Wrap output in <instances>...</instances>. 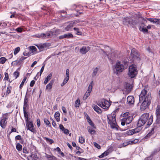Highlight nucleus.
<instances>
[{
  "mask_svg": "<svg viewBox=\"0 0 160 160\" xmlns=\"http://www.w3.org/2000/svg\"><path fill=\"white\" fill-rule=\"evenodd\" d=\"M149 114L148 113H145L143 114L140 117L138 120L137 123V126L138 127H141L144 125L147 122V125L149 126L151 125L153 122V117L151 115L149 118Z\"/></svg>",
  "mask_w": 160,
  "mask_h": 160,
  "instance_id": "obj_1",
  "label": "nucleus"
},
{
  "mask_svg": "<svg viewBox=\"0 0 160 160\" xmlns=\"http://www.w3.org/2000/svg\"><path fill=\"white\" fill-rule=\"evenodd\" d=\"M125 69L124 65L120 62L116 63L114 65V70L117 74L123 72Z\"/></svg>",
  "mask_w": 160,
  "mask_h": 160,
  "instance_id": "obj_2",
  "label": "nucleus"
},
{
  "mask_svg": "<svg viewBox=\"0 0 160 160\" xmlns=\"http://www.w3.org/2000/svg\"><path fill=\"white\" fill-rule=\"evenodd\" d=\"M108 122L110 125L111 127L112 128H117V125L116 123L115 116L113 115L108 116Z\"/></svg>",
  "mask_w": 160,
  "mask_h": 160,
  "instance_id": "obj_3",
  "label": "nucleus"
},
{
  "mask_svg": "<svg viewBox=\"0 0 160 160\" xmlns=\"http://www.w3.org/2000/svg\"><path fill=\"white\" fill-rule=\"evenodd\" d=\"M137 74V71L136 65H132L129 68L128 75L131 78L135 77Z\"/></svg>",
  "mask_w": 160,
  "mask_h": 160,
  "instance_id": "obj_4",
  "label": "nucleus"
},
{
  "mask_svg": "<svg viewBox=\"0 0 160 160\" xmlns=\"http://www.w3.org/2000/svg\"><path fill=\"white\" fill-rule=\"evenodd\" d=\"M97 104L102 108L105 109H108L110 107L111 104L108 102L104 99H102Z\"/></svg>",
  "mask_w": 160,
  "mask_h": 160,
  "instance_id": "obj_5",
  "label": "nucleus"
},
{
  "mask_svg": "<svg viewBox=\"0 0 160 160\" xmlns=\"http://www.w3.org/2000/svg\"><path fill=\"white\" fill-rule=\"evenodd\" d=\"M79 22V20H77L71 21L69 22H67V23L68 24L66 27L64 29L66 31H69L75 24Z\"/></svg>",
  "mask_w": 160,
  "mask_h": 160,
  "instance_id": "obj_6",
  "label": "nucleus"
},
{
  "mask_svg": "<svg viewBox=\"0 0 160 160\" xmlns=\"http://www.w3.org/2000/svg\"><path fill=\"white\" fill-rule=\"evenodd\" d=\"M26 122V126L27 129L29 130L32 132H34L35 131V130L32 122L29 121H28Z\"/></svg>",
  "mask_w": 160,
  "mask_h": 160,
  "instance_id": "obj_7",
  "label": "nucleus"
},
{
  "mask_svg": "<svg viewBox=\"0 0 160 160\" xmlns=\"http://www.w3.org/2000/svg\"><path fill=\"white\" fill-rule=\"evenodd\" d=\"M131 56L134 59H137L138 60L140 59L139 55L138 54L137 51L135 48H133L132 50Z\"/></svg>",
  "mask_w": 160,
  "mask_h": 160,
  "instance_id": "obj_8",
  "label": "nucleus"
},
{
  "mask_svg": "<svg viewBox=\"0 0 160 160\" xmlns=\"http://www.w3.org/2000/svg\"><path fill=\"white\" fill-rule=\"evenodd\" d=\"M35 45L38 48L40 51H43L45 48H48L49 46V43H47L38 44Z\"/></svg>",
  "mask_w": 160,
  "mask_h": 160,
  "instance_id": "obj_9",
  "label": "nucleus"
},
{
  "mask_svg": "<svg viewBox=\"0 0 160 160\" xmlns=\"http://www.w3.org/2000/svg\"><path fill=\"white\" fill-rule=\"evenodd\" d=\"M134 98L133 96H129L127 97V104H128L129 105H132L134 104Z\"/></svg>",
  "mask_w": 160,
  "mask_h": 160,
  "instance_id": "obj_10",
  "label": "nucleus"
},
{
  "mask_svg": "<svg viewBox=\"0 0 160 160\" xmlns=\"http://www.w3.org/2000/svg\"><path fill=\"white\" fill-rule=\"evenodd\" d=\"M157 115V122L158 123H160V106L158 105L156 108Z\"/></svg>",
  "mask_w": 160,
  "mask_h": 160,
  "instance_id": "obj_11",
  "label": "nucleus"
},
{
  "mask_svg": "<svg viewBox=\"0 0 160 160\" xmlns=\"http://www.w3.org/2000/svg\"><path fill=\"white\" fill-rule=\"evenodd\" d=\"M151 95L150 93H148L143 99V101L150 104L151 100Z\"/></svg>",
  "mask_w": 160,
  "mask_h": 160,
  "instance_id": "obj_12",
  "label": "nucleus"
},
{
  "mask_svg": "<svg viewBox=\"0 0 160 160\" xmlns=\"http://www.w3.org/2000/svg\"><path fill=\"white\" fill-rule=\"evenodd\" d=\"M147 91L144 89L142 91L140 94L139 96L140 102L143 100L144 98L147 94Z\"/></svg>",
  "mask_w": 160,
  "mask_h": 160,
  "instance_id": "obj_13",
  "label": "nucleus"
},
{
  "mask_svg": "<svg viewBox=\"0 0 160 160\" xmlns=\"http://www.w3.org/2000/svg\"><path fill=\"white\" fill-rule=\"evenodd\" d=\"M90 50L89 47L83 46L80 49V53L83 54H85Z\"/></svg>",
  "mask_w": 160,
  "mask_h": 160,
  "instance_id": "obj_14",
  "label": "nucleus"
},
{
  "mask_svg": "<svg viewBox=\"0 0 160 160\" xmlns=\"http://www.w3.org/2000/svg\"><path fill=\"white\" fill-rule=\"evenodd\" d=\"M130 20H131V18H130L128 17L125 18L123 19V23L124 25H128V24H130Z\"/></svg>",
  "mask_w": 160,
  "mask_h": 160,
  "instance_id": "obj_15",
  "label": "nucleus"
},
{
  "mask_svg": "<svg viewBox=\"0 0 160 160\" xmlns=\"http://www.w3.org/2000/svg\"><path fill=\"white\" fill-rule=\"evenodd\" d=\"M122 118L123 119V121L126 122V124H129L131 122L133 119V116L131 115L130 116L128 117L127 118Z\"/></svg>",
  "mask_w": 160,
  "mask_h": 160,
  "instance_id": "obj_16",
  "label": "nucleus"
},
{
  "mask_svg": "<svg viewBox=\"0 0 160 160\" xmlns=\"http://www.w3.org/2000/svg\"><path fill=\"white\" fill-rule=\"evenodd\" d=\"M38 35V37L45 38L50 37L51 36V34L50 32H47L45 33H41Z\"/></svg>",
  "mask_w": 160,
  "mask_h": 160,
  "instance_id": "obj_17",
  "label": "nucleus"
},
{
  "mask_svg": "<svg viewBox=\"0 0 160 160\" xmlns=\"http://www.w3.org/2000/svg\"><path fill=\"white\" fill-rule=\"evenodd\" d=\"M150 104L143 101L140 106V109L141 110H144Z\"/></svg>",
  "mask_w": 160,
  "mask_h": 160,
  "instance_id": "obj_18",
  "label": "nucleus"
},
{
  "mask_svg": "<svg viewBox=\"0 0 160 160\" xmlns=\"http://www.w3.org/2000/svg\"><path fill=\"white\" fill-rule=\"evenodd\" d=\"M94 110L98 114L102 113V111L101 109L96 105H93L92 106Z\"/></svg>",
  "mask_w": 160,
  "mask_h": 160,
  "instance_id": "obj_19",
  "label": "nucleus"
},
{
  "mask_svg": "<svg viewBox=\"0 0 160 160\" xmlns=\"http://www.w3.org/2000/svg\"><path fill=\"white\" fill-rule=\"evenodd\" d=\"M54 82V80H51L50 82L47 84L46 87V89L50 90L52 87V85L53 84Z\"/></svg>",
  "mask_w": 160,
  "mask_h": 160,
  "instance_id": "obj_20",
  "label": "nucleus"
},
{
  "mask_svg": "<svg viewBox=\"0 0 160 160\" xmlns=\"http://www.w3.org/2000/svg\"><path fill=\"white\" fill-rule=\"evenodd\" d=\"M7 125V122L4 119H2L0 122V125L3 128H4Z\"/></svg>",
  "mask_w": 160,
  "mask_h": 160,
  "instance_id": "obj_21",
  "label": "nucleus"
},
{
  "mask_svg": "<svg viewBox=\"0 0 160 160\" xmlns=\"http://www.w3.org/2000/svg\"><path fill=\"white\" fill-rule=\"evenodd\" d=\"M28 98L26 96L25 97L24 102V105H23V109H26V108L28 106Z\"/></svg>",
  "mask_w": 160,
  "mask_h": 160,
  "instance_id": "obj_22",
  "label": "nucleus"
},
{
  "mask_svg": "<svg viewBox=\"0 0 160 160\" xmlns=\"http://www.w3.org/2000/svg\"><path fill=\"white\" fill-rule=\"evenodd\" d=\"M139 30L140 31L143 32L144 33H148V30L146 28L143 26H141L139 28Z\"/></svg>",
  "mask_w": 160,
  "mask_h": 160,
  "instance_id": "obj_23",
  "label": "nucleus"
},
{
  "mask_svg": "<svg viewBox=\"0 0 160 160\" xmlns=\"http://www.w3.org/2000/svg\"><path fill=\"white\" fill-rule=\"evenodd\" d=\"M52 76V73H50L46 78L45 80L44 81V84H46L48 82V81L51 79Z\"/></svg>",
  "mask_w": 160,
  "mask_h": 160,
  "instance_id": "obj_24",
  "label": "nucleus"
},
{
  "mask_svg": "<svg viewBox=\"0 0 160 160\" xmlns=\"http://www.w3.org/2000/svg\"><path fill=\"white\" fill-rule=\"evenodd\" d=\"M60 113L58 112H56L54 114V117L55 118L56 121L57 122H59L60 121Z\"/></svg>",
  "mask_w": 160,
  "mask_h": 160,
  "instance_id": "obj_25",
  "label": "nucleus"
},
{
  "mask_svg": "<svg viewBox=\"0 0 160 160\" xmlns=\"http://www.w3.org/2000/svg\"><path fill=\"white\" fill-rule=\"evenodd\" d=\"M98 69L97 67L95 68L94 69L92 75V77H94L95 76H96L98 73Z\"/></svg>",
  "mask_w": 160,
  "mask_h": 160,
  "instance_id": "obj_26",
  "label": "nucleus"
},
{
  "mask_svg": "<svg viewBox=\"0 0 160 160\" xmlns=\"http://www.w3.org/2000/svg\"><path fill=\"white\" fill-rule=\"evenodd\" d=\"M93 85V81H92L90 83L89 86L88 87V90H87L88 91H89V92H91L92 88Z\"/></svg>",
  "mask_w": 160,
  "mask_h": 160,
  "instance_id": "obj_27",
  "label": "nucleus"
},
{
  "mask_svg": "<svg viewBox=\"0 0 160 160\" xmlns=\"http://www.w3.org/2000/svg\"><path fill=\"white\" fill-rule=\"evenodd\" d=\"M121 116L123 117L122 118H127L128 117L130 116L129 112H126L122 114Z\"/></svg>",
  "mask_w": 160,
  "mask_h": 160,
  "instance_id": "obj_28",
  "label": "nucleus"
},
{
  "mask_svg": "<svg viewBox=\"0 0 160 160\" xmlns=\"http://www.w3.org/2000/svg\"><path fill=\"white\" fill-rule=\"evenodd\" d=\"M43 139L46 140L47 142L49 143L50 144H52L54 142L53 140L47 137H44Z\"/></svg>",
  "mask_w": 160,
  "mask_h": 160,
  "instance_id": "obj_29",
  "label": "nucleus"
},
{
  "mask_svg": "<svg viewBox=\"0 0 160 160\" xmlns=\"http://www.w3.org/2000/svg\"><path fill=\"white\" fill-rule=\"evenodd\" d=\"M44 121L45 123L46 124V125L49 127H51V124L50 122L47 119L44 118Z\"/></svg>",
  "mask_w": 160,
  "mask_h": 160,
  "instance_id": "obj_30",
  "label": "nucleus"
},
{
  "mask_svg": "<svg viewBox=\"0 0 160 160\" xmlns=\"http://www.w3.org/2000/svg\"><path fill=\"white\" fill-rule=\"evenodd\" d=\"M23 113L24 114V116L25 118V119H26V121L27 122L28 121V115L27 114L26 111L25 110V109H23Z\"/></svg>",
  "mask_w": 160,
  "mask_h": 160,
  "instance_id": "obj_31",
  "label": "nucleus"
},
{
  "mask_svg": "<svg viewBox=\"0 0 160 160\" xmlns=\"http://www.w3.org/2000/svg\"><path fill=\"white\" fill-rule=\"evenodd\" d=\"M134 131L132 129L127 131V133L129 135H131L134 133Z\"/></svg>",
  "mask_w": 160,
  "mask_h": 160,
  "instance_id": "obj_32",
  "label": "nucleus"
},
{
  "mask_svg": "<svg viewBox=\"0 0 160 160\" xmlns=\"http://www.w3.org/2000/svg\"><path fill=\"white\" fill-rule=\"evenodd\" d=\"M7 59L4 57H2L0 58V63L1 64H4L6 61Z\"/></svg>",
  "mask_w": 160,
  "mask_h": 160,
  "instance_id": "obj_33",
  "label": "nucleus"
},
{
  "mask_svg": "<svg viewBox=\"0 0 160 160\" xmlns=\"http://www.w3.org/2000/svg\"><path fill=\"white\" fill-rule=\"evenodd\" d=\"M16 148L18 150L21 151L22 149V146L19 143H18L16 145Z\"/></svg>",
  "mask_w": 160,
  "mask_h": 160,
  "instance_id": "obj_34",
  "label": "nucleus"
},
{
  "mask_svg": "<svg viewBox=\"0 0 160 160\" xmlns=\"http://www.w3.org/2000/svg\"><path fill=\"white\" fill-rule=\"evenodd\" d=\"M79 141L80 143L83 144L85 142L84 138L83 137L81 136L79 138Z\"/></svg>",
  "mask_w": 160,
  "mask_h": 160,
  "instance_id": "obj_35",
  "label": "nucleus"
},
{
  "mask_svg": "<svg viewBox=\"0 0 160 160\" xmlns=\"http://www.w3.org/2000/svg\"><path fill=\"white\" fill-rule=\"evenodd\" d=\"M101 51L102 52H103V53H104L108 57V59H109L110 60H111L112 59H111L112 58L110 57L109 56V54H108V52H107V51H105L103 50L102 49H101Z\"/></svg>",
  "mask_w": 160,
  "mask_h": 160,
  "instance_id": "obj_36",
  "label": "nucleus"
},
{
  "mask_svg": "<svg viewBox=\"0 0 160 160\" xmlns=\"http://www.w3.org/2000/svg\"><path fill=\"white\" fill-rule=\"evenodd\" d=\"M65 38H72L73 37V35L70 33L68 34H64Z\"/></svg>",
  "mask_w": 160,
  "mask_h": 160,
  "instance_id": "obj_37",
  "label": "nucleus"
},
{
  "mask_svg": "<svg viewBox=\"0 0 160 160\" xmlns=\"http://www.w3.org/2000/svg\"><path fill=\"white\" fill-rule=\"evenodd\" d=\"M80 103V101L79 99H78L75 101V106L76 107H78Z\"/></svg>",
  "mask_w": 160,
  "mask_h": 160,
  "instance_id": "obj_38",
  "label": "nucleus"
},
{
  "mask_svg": "<svg viewBox=\"0 0 160 160\" xmlns=\"http://www.w3.org/2000/svg\"><path fill=\"white\" fill-rule=\"evenodd\" d=\"M34 155L33 154H32L31 155L28 157V160H37L33 158Z\"/></svg>",
  "mask_w": 160,
  "mask_h": 160,
  "instance_id": "obj_39",
  "label": "nucleus"
},
{
  "mask_svg": "<svg viewBox=\"0 0 160 160\" xmlns=\"http://www.w3.org/2000/svg\"><path fill=\"white\" fill-rule=\"evenodd\" d=\"M12 88L11 86H8L7 88V91L6 93V95H7L10 93L11 92V89Z\"/></svg>",
  "mask_w": 160,
  "mask_h": 160,
  "instance_id": "obj_40",
  "label": "nucleus"
},
{
  "mask_svg": "<svg viewBox=\"0 0 160 160\" xmlns=\"http://www.w3.org/2000/svg\"><path fill=\"white\" fill-rule=\"evenodd\" d=\"M68 80L69 79L65 78L63 81V82L61 84V86L62 87L64 86L67 82Z\"/></svg>",
  "mask_w": 160,
  "mask_h": 160,
  "instance_id": "obj_41",
  "label": "nucleus"
},
{
  "mask_svg": "<svg viewBox=\"0 0 160 160\" xmlns=\"http://www.w3.org/2000/svg\"><path fill=\"white\" fill-rule=\"evenodd\" d=\"M90 92H89V91H87L84 95V96H86V97H83V99H86L90 95Z\"/></svg>",
  "mask_w": 160,
  "mask_h": 160,
  "instance_id": "obj_42",
  "label": "nucleus"
},
{
  "mask_svg": "<svg viewBox=\"0 0 160 160\" xmlns=\"http://www.w3.org/2000/svg\"><path fill=\"white\" fill-rule=\"evenodd\" d=\"M26 79L27 78L26 77L24 78V79L22 80L21 83L20 85V88H21L22 87Z\"/></svg>",
  "mask_w": 160,
  "mask_h": 160,
  "instance_id": "obj_43",
  "label": "nucleus"
},
{
  "mask_svg": "<svg viewBox=\"0 0 160 160\" xmlns=\"http://www.w3.org/2000/svg\"><path fill=\"white\" fill-rule=\"evenodd\" d=\"M88 132L90 133L91 134H93L95 132V130L92 129L91 128H88Z\"/></svg>",
  "mask_w": 160,
  "mask_h": 160,
  "instance_id": "obj_44",
  "label": "nucleus"
},
{
  "mask_svg": "<svg viewBox=\"0 0 160 160\" xmlns=\"http://www.w3.org/2000/svg\"><path fill=\"white\" fill-rule=\"evenodd\" d=\"M130 21L131 22L130 25H136L137 23V22L135 20H132V19H131Z\"/></svg>",
  "mask_w": 160,
  "mask_h": 160,
  "instance_id": "obj_45",
  "label": "nucleus"
},
{
  "mask_svg": "<svg viewBox=\"0 0 160 160\" xmlns=\"http://www.w3.org/2000/svg\"><path fill=\"white\" fill-rule=\"evenodd\" d=\"M2 118V119H4L6 121L8 118V114L7 113L3 114Z\"/></svg>",
  "mask_w": 160,
  "mask_h": 160,
  "instance_id": "obj_46",
  "label": "nucleus"
},
{
  "mask_svg": "<svg viewBox=\"0 0 160 160\" xmlns=\"http://www.w3.org/2000/svg\"><path fill=\"white\" fill-rule=\"evenodd\" d=\"M20 48L19 47H18L16 48L14 52V55H16L20 51Z\"/></svg>",
  "mask_w": 160,
  "mask_h": 160,
  "instance_id": "obj_47",
  "label": "nucleus"
},
{
  "mask_svg": "<svg viewBox=\"0 0 160 160\" xmlns=\"http://www.w3.org/2000/svg\"><path fill=\"white\" fill-rule=\"evenodd\" d=\"M20 63V62L19 61H13L12 62L11 64L12 65H17L19 63Z\"/></svg>",
  "mask_w": 160,
  "mask_h": 160,
  "instance_id": "obj_48",
  "label": "nucleus"
},
{
  "mask_svg": "<svg viewBox=\"0 0 160 160\" xmlns=\"http://www.w3.org/2000/svg\"><path fill=\"white\" fill-rule=\"evenodd\" d=\"M69 70L68 69H67L66 70V77L65 78L69 79Z\"/></svg>",
  "mask_w": 160,
  "mask_h": 160,
  "instance_id": "obj_49",
  "label": "nucleus"
},
{
  "mask_svg": "<svg viewBox=\"0 0 160 160\" xmlns=\"http://www.w3.org/2000/svg\"><path fill=\"white\" fill-rule=\"evenodd\" d=\"M138 141V140L137 139H135L133 140L129 141V142L131 144H132L134 143H137Z\"/></svg>",
  "mask_w": 160,
  "mask_h": 160,
  "instance_id": "obj_50",
  "label": "nucleus"
},
{
  "mask_svg": "<svg viewBox=\"0 0 160 160\" xmlns=\"http://www.w3.org/2000/svg\"><path fill=\"white\" fill-rule=\"evenodd\" d=\"M14 75L15 77V79H16L19 76V72L16 71L14 72Z\"/></svg>",
  "mask_w": 160,
  "mask_h": 160,
  "instance_id": "obj_51",
  "label": "nucleus"
},
{
  "mask_svg": "<svg viewBox=\"0 0 160 160\" xmlns=\"http://www.w3.org/2000/svg\"><path fill=\"white\" fill-rule=\"evenodd\" d=\"M4 79L8 81H10V80L9 78L8 74V73H6L5 74Z\"/></svg>",
  "mask_w": 160,
  "mask_h": 160,
  "instance_id": "obj_52",
  "label": "nucleus"
},
{
  "mask_svg": "<svg viewBox=\"0 0 160 160\" xmlns=\"http://www.w3.org/2000/svg\"><path fill=\"white\" fill-rule=\"evenodd\" d=\"M154 23L157 25H160V19L155 18Z\"/></svg>",
  "mask_w": 160,
  "mask_h": 160,
  "instance_id": "obj_53",
  "label": "nucleus"
},
{
  "mask_svg": "<svg viewBox=\"0 0 160 160\" xmlns=\"http://www.w3.org/2000/svg\"><path fill=\"white\" fill-rule=\"evenodd\" d=\"M94 145V146L97 148L98 149H100L101 148L100 146L99 145L98 143L96 142H93Z\"/></svg>",
  "mask_w": 160,
  "mask_h": 160,
  "instance_id": "obj_54",
  "label": "nucleus"
},
{
  "mask_svg": "<svg viewBox=\"0 0 160 160\" xmlns=\"http://www.w3.org/2000/svg\"><path fill=\"white\" fill-rule=\"evenodd\" d=\"M88 122L89 123V124L90 125H91L92 127L94 128V125L91 119H90L89 120V121H88Z\"/></svg>",
  "mask_w": 160,
  "mask_h": 160,
  "instance_id": "obj_55",
  "label": "nucleus"
},
{
  "mask_svg": "<svg viewBox=\"0 0 160 160\" xmlns=\"http://www.w3.org/2000/svg\"><path fill=\"white\" fill-rule=\"evenodd\" d=\"M153 128H152V130L151 131V132H149V133L146 136V137H150L151 135L153 133Z\"/></svg>",
  "mask_w": 160,
  "mask_h": 160,
  "instance_id": "obj_56",
  "label": "nucleus"
},
{
  "mask_svg": "<svg viewBox=\"0 0 160 160\" xmlns=\"http://www.w3.org/2000/svg\"><path fill=\"white\" fill-rule=\"evenodd\" d=\"M132 87V86L130 85L129 84H127V88L129 89V90H131Z\"/></svg>",
  "mask_w": 160,
  "mask_h": 160,
  "instance_id": "obj_57",
  "label": "nucleus"
},
{
  "mask_svg": "<svg viewBox=\"0 0 160 160\" xmlns=\"http://www.w3.org/2000/svg\"><path fill=\"white\" fill-rule=\"evenodd\" d=\"M62 131L64 133L66 134H68L69 133V131L68 129H64Z\"/></svg>",
  "mask_w": 160,
  "mask_h": 160,
  "instance_id": "obj_58",
  "label": "nucleus"
},
{
  "mask_svg": "<svg viewBox=\"0 0 160 160\" xmlns=\"http://www.w3.org/2000/svg\"><path fill=\"white\" fill-rule=\"evenodd\" d=\"M30 48L34 51H37V48L34 46H32L30 47Z\"/></svg>",
  "mask_w": 160,
  "mask_h": 160,
  "instance_id": "obj_59",
  "label": "nucleus"
},
{
  "mask_svg": "<svg viewBox=\"0 0 160 160\" xmlns=\"http://www.w3.org/2000/svg\"><path fill=\"white\" fill-rule=\"evenodd\" d=\"M26 57H21L19 59V61L20 62V63L22 62L23 60L26 59Z\"/></svg>",
  "mask_w": 160,
  "mask_h": 160,
  "instance_id": "obj_60",
  "label": "nucleus"
},
{
  "mask_svg": "<svg viewBox=\"0 0 160 160\" xmlns=\"http://www.w3.org/2000/svg\"><path fill=\"white\" fill-rule=\"evenodd\" d=\"M109 152L108 151V150L105 151L104 153H103V155H104V156H106L108 155L109 153Z\"/></svg>",
  "mask_w": 160,
  "mask_h": 160,
  "instance_id": "obj_61",
  "label": "nucleus"
},
{
  "mask_svg": "<svg viewBox=\"0 0 160 160\" xmlns=\"http://www.w3.org/2000/svg\"><path fill=\"white\" fill-rule=\"evenodd\" d=\"M129 144H131V143H130V142H129V141L127 142H124L123 144V146L125 147Z\"/></svg>",
  "mask_w": 160,
  "mask_h": 160,
  "instance_id": "obj_62",
  "label": "nucleus"
},
{
  "mask_svg": "<svg viewBox=\"0 0 160 160\" xmlns=\"http://www.w3.org/2000/svg\"><path fill=\"white\" fill-rule=\"evenodd\" d=\"M15 139L16 140H21L22 138L21 137V136L20 135H18L16 136L15 137Z\"/></svg>",
  "mask_w": 160,
  "mask_h": 160,
  "instance_id": "obj_63",
  "label": "nucleus"
},
{
  "mask_svg": "<svg viewBox=\"0 0 160 160\" xmlns=\"http://www.w3.org/2000/svg\"><path fill=\"white\" fill-rule=\"evenodd\" d=\"M16 31L18 32H22V29L21 28L19 27L16 29Z\"/></svg>",
  "mask_w": 160,
  "mask_h": 160,
  "instance_id": "obj_64",
  "label": "nucleus"
}]
</instances>
